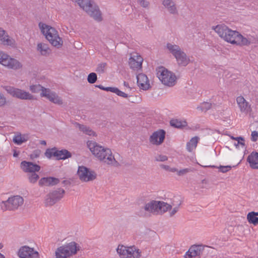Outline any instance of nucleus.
<instances>
[{"label":"nucleus","instance_id":"f257e3e1","mask_svg":"<svg viewBox=\"0 0 258 258\" xmlns=\"http://www.w3.org/2000/svg\"><path fill=\"white\" fill-rule=\"evenodd\" d=\"M213 29L225 41L239 46H247L256 42V39L250 34L241 35L236 31L229 29L223 24L213 27Z\"/></svg>","mask_w":258,"mask_h":258},{"label":"nucleus","instance_id":"f03ea898","mask_svg":"<svg viewBox=\"0 0 258 258\" xmlns=\"http://www.w3.org/2000/svg\"><path fill=\"white\" fill-rule=\"evenodd\" d=\"M39 27L42 34L52 46L57 48L62 46L63 41L55 28L41 22L39 23Z\"/></svg>","mask_w":258,"mask_h":258},{"label":"nucleus","instance_id":"7ed1b4c3","mask_svg":"<svg viewBox=\"0 0 258 258\" xmlns=\"http://www.w3.org/2000/svg\"><path fill=\"white\" fill-rule=\"evenodd\" d=\"M79 6L89 15L97 21L102 20L101 15L98 7L92 0H77Z\"/></svg>","mask_w":258,"mask_h":258},{"label":"nucleus","instance_id":"20e7f679","mask_svg":"<svg viewBox=\"0 0 258 258\" xmlns=\"http://www.w3.org/2000/svg\"><path fill=\"white\" fill-rule=\"evenodd\" d=\"M156 75L163 84L168 87H173L176 82L175 75L163 67L156 69Z\"/></svg>","mask_w":258,"mask_h":258},{"label":"nucleus","instance_id":"39448f33","mask_svg":"<svg viewBox=\"0 0 258 258\" xmlns=\"http://www.w3.org/2000/svg\"><path fill=\"white\" fill-rule=\"evenodd\" d=\"M80 246L75 242H71L58 247L55 251L56 258H67L75 254Z\"/></svg>","mask_w":258,"mask_h":258},{"label":"nucleus","instance_id":"423d86ee","mask_svg":"<svg viewBox=\"0 0 258 258\" xmlns=\"http://www.w3.org/2000/svg\"><path fill=\"white\" fill-rule=\"evenodd\" d=\"M0 64L6 68L15 71L22 69L23 66L19 60L11 57L7 53L1 50Z\"/></svg>","mask_w":258,"mask_h":258},{"label":"nucleus","instance_id":"0eeeda50","mask_svg":"<svg viewBox=\"0 0 258 258\" xmlns=\"http://www.w3.org/2000/svg\"><path fill=\"white\" fill-rule=\"evenodd\" d=\"M170 207V205L166 203L153 200L146 204L144 210L148 212L158 214L166 212Z\"/></svg>","mask_w":258,"mask_h":258},{"label":"nucleus","instance_id":"6e6552de","mask_svg":"<svg viewBox=\"0 0 258 258\" xmlns=\"http://www.w3.org/2000/svg\"><path fill=\"white\" fill-rule=\"evenodd\" d=\"M24 203L23 198L20 196H14L10 197L7 201H2L1 204V209L4 211L15 210L21 206Z\"/></svg>","mask_w":258,"mask_h":258},{"label":"nucleus","instance_id":"1a4fd4ad","mask_svg":"<svg viewBox=\"0 0 258 258\" xmlns=\"http://www.w3.org/2000/svg\"><path fill=\"white\" fill-rule=\"evenodd\" d=\"M116 250L122 258H140L141 256L140 249L135 246L126 247L118 245Z\"/></svg>","mask_w":258,"mask_h":258},{"label":"nucleus","instance_id":"9d476101","mask_svg":"<svg viewBox=\"0 0 258 258\" xmlns=\"http://www.w3.org/2000/svg\"><path fill=\"white\" fill-rule=\"evenodd\" d=\"M5 89L7 93L13 97L22 100H31L34 99V97L33 95L23 90L12 86H6Z\"/></svg>","mask_w":258,"mask_h":258},{"label":"nucleus","instance_id":"9b49d317","mask_svg":"<svg viewBox=\"0 0 258 258\" xmlns=\"http://www.w3.org/2000/svg\"><path fill=\"white\" fill-rule=\"evenodd\" d=\"M64 190L62 188H57L49 193L45 197L44 203L46 206H51L60 200L64 194Z\"/></svg>","mask_w":258,"mask_h":258},{"label":"nucleus","instance_id":"f8f14e48","mask_svg":"<svg viewBox=\"0 0 258 258\" xmlns=\"http://www.w3.org/2000/svg\"><path fill=\"white\" fill-rule=\"evenodd\" d=\"M77 173L80 179L84 182L92 181L97 177V174L94 171L84 166L79 167Z\"/></svg>","mask_w":258,"mask_h":258},{"label":"nucleus","instance_id":"ddd939ff","mask_svg":"<svg viewBox=\"0 0 258 258\" xmlns=\"http://www.w3.org/2000/svg\"><path fill=\"white\" fill-rule=\"evenodd\" d=\"M102 154V158L98 159L106 165L113 167L119 166V163L115 160L111 150L106 148Z\"/></svg>","mask_w":258,"mask_h":258},{"label":"nucleus","instance_id":"4468645a","mask_svg":"<svg viewBox=\"0 0 258 258\" xmlns=\"http://www.w3.org/2000/svg\"><path fill=\"white\" fill-rule=\"evenodd\" d=\"M18 256L20 258H39V253L33 248L28 246H21L18 251Z\"/></svg>","mask_w":258,"mask_h":258},{"label":"nucleus","instance_id":"2eb2a0df","mask_svg":"<svg viewBox=\"0 0 258 258\" xmlns=\"http://www.w3.org/2000/svg\"><path fill=\"white\" fill-rule=\"evenodd\" d=\"M207 246L194 245L185 253L183 258H201L205 247Z\"/></svg>","mask_w":258,"mask_h":258},{"label":"nucleus","instance_id":"dca6fc26","mask_svg":"<svg viewBox=\"0 0 258 258\" xmlns=\"http://www.w3.org/2000/svg\"><path fill=\"white\" fill-rule=\"evenodd\" d=\"M0 44L12 48H15L17 46L15 39L10 36L7 32L1 27H0Z\"/></svg>","mask_w":258,"mask_h":258},{"label":"nucleus","instance_id":"f3484780","mask_svg":"<svg viewBox=\"0 0 258 258\" xmlns=\"http://www.w3.org/2000/svg\"><path fill=\"white\" fill-rule=\"evenodd\" d=\"M40 96L46 98L54 104L61 105L63 103L61 98L55 92L48 88L44 89L43 92H41Z\"/></svg>","mask_w":258,"mask_h":258},{"label":"nucleus","instance_id":"a211bd4d","mask_svg":"<svg viewBox=\"0 0 258 258\" xmlns=\"http://www.w3.org/2000/svg\"><path fill=\"white\" fill-rule=\"evenodd\" d=\"M87 146L91 153L97 158H102V154L104 153L103 152L106 148L101 146L95 142L88 141L87 142Z\"/></svg>","mask_w":258,"mask_h":258},{"label":"nucleus","instance_id":"6ab92c4d","mask_svg":"<svg viewBox=\"0 0 258 258\" xmlns=\"http://www.w3.org/2000/svg\"><path fill=\"white\" fill-rule=\"evenodd\" d=\"M236 102L241 113L247 114L252 111L251 104L243 96H238Z\"/></svg>","mask_w":258,"mask_h":258},{"label":"nucleus","instance_id":"aec40b11","mask_svg":"<svg viewBox=\"0 0 258 258\" xmlns=\"http://www.w3.org/2000/svg\"><path fill=\"white\" fill-rule=\"evenodd\" d=\"M165 136V132L163 130H159L154 132L150 137V142L155 145H160L164 141Z\"/></svg>","mask_w":258,"mask_h":258},{"label":"nucleus","instance_id":"412c9836","mask_svg":"<svg viewBox=\"0 0 258 258\" xmlns=\"http://www.w3.org/2000/svg\"><path fill=\"white\" fill-rule=\"evenodd\" d=\"M21 168L25 172L34 173L39 171L40 169V166L34 164L32 162L22 161L21 163Z\"/></svg>","mask_w":258,"mask_h":258},{"label":"nucleus","instance_id":"4be33fe9","mask_svg":"<svg viewBox=\"0 0 258 258\" xmlns=\"http://www.w3.org/2000/svg\"><path fill=\"white\" fill-rule=\"evenodd\" d=\"M137 79L138 86L141 89L147 90L150 88L149 81L146 75L139 74L137 76Z\"/></svg>","mask_w":258,"mask_h":258},{"label":"nucleus","instance_id":"5701e85b","mask_svg":"<svg viewBox=\"0 0 258 258\" xmlns=\"http://www.w3.org/2000/svg\"><path fill=\"white\" fill-rule=\"evenodd\" d=\"M143 61V59L140 55H134L129 59V64L132 69L138 70L141 69Z\"/></svg>","mask_w":258,"mask_h":258},{"label":"nucleus","instance_id":"b1692460","mask_svg":"<svg viewBox=\"0 0 258 258\" xmlns=\"http://www.w3.org/2000/svg\"><path fill=\"white\" fill-rule=\"evenodd\" d=\"M36 50L41 55L44 56H48L51 53V50L48 45L43 42H39L37 44Z\"/></svg>","mask_w":258,"mask_h":258},{"label":"nucleus","instance_id":"393cba45","mask_svg":"<svg viewBox=\"0 0 258 258\" xmlns=\"http://www.w3.org/2000/svg\"><path fill=\"white\" fill-rule=\"evenodd\" d=\"M174 57L178 64L182 66H187L189 62V58L186 55V53L181 50Z\"/></svg>","mask_w":258,"mask_h":258},{"label":"nucleus","instance_id":"a878e982","mask_svg":"<svg viewBox=\"0 0 258 258\" xmlns=\"http://www.w3.org/2000/svg\"><path fill=\"white\" fill-rule=\"evenodd\" d=\"M247 161L252 169H258V153L252 152L247 157Z\"/></svg>","mask_w":258,"mask_h":258},{"label":"nucleus","instance_id":"bb28decb","mask_svg":"<svg viewBox=\"0 0 258 258\" xmlns=\"http://www.w3.org/2000/svg\"><path fill=\"white\" fill-rule=\"evenodd\" d=\"M59 182V179L55 177H43L39 181V184L40 186H52L57 184Z\"/></svg>","mask_w":258,"mask_h":258},{"label":"nucleus","instance_id":"cd10ccee","mask_svg":"<svg viewBox=\"0 0 258 258\" xmlns=\"http://www.w3.org/2000/svg\"><path fill=\"white\" fill-rule=\"evenodd\" d=\"M162 5L172 14H177L176 5L173 0H161Z\"/></svg>","mask_w":258,"mask_h":258},{"label":"nucleus","instance_id":"c85d7f7f","mask_svg":"<svg viewBox=\"0 0 258 258\" xmlns=\"http://www.w3.org/2000/svg\"><path fill=\"white\" fill-rule=\"evenodd\" d=\"M166 47L169 52L172 54L174 57L182 50L179 45L171 43H167Z\"/></svg>","mask_w":258,"mask_h":258},{"label":"nucleus","instance_id":"c756f323","mask_svg":"<svg viewBox=\"0 0 258 258\" xmlns=\"http://www.w3.org/2000/svg\"><path fill=\"white\" fill-rule=\"evenodd\" d=\"M72 156L71 153L67 150H58L56 149L55 157L57 160H65Z\"/></svg>","mask_w":258,"mask_h":258},{"label":"nucleus","instance_id":"7c9ffc66","mask_svg":"<svg viewBox=\"0 0 258 258\" xmlns=\"http://www.w3.org/2000/svg\"><path fill=\"white\" fill-rule=\"evenodd\" d=\"M181 204V201L179 197H175L173 198L172 205H170L171 207L169 209H170L172 207H173V208L170 213L171 216H173L178 211L179 207Z\"/></svg>","mask_w":258,"mask_h":258},{"label":"nucleus","instance_id":"2f4dec72","mask_svg":"<svg viewBox=\"0 0 258 258\" xmlns=\"http://www.w3.org/2000/svg\"><path fill=\"white\" fill-rule=\"evenodd\" d=\"M29 137L28 135H21L19 133L13 137V141L17 145H21L22 143L27 141Z\"/></svg>","mask_w":258,"mask_h":258},{"label":"nucleus","instance_id":"473e14b6","mask_svg":"<svg viewBox=\"0 0 258 258\" xmlns=\"http://www.w3.org/2000/svg\"><path fill=\"white\" fill-rule=\"evenodd\" d=\"M258 212H251L248 213L247 215V219L249 223L254 225L258 224Z\"/></svg>","mask_w":258,"mask_h":258},{"label":"nucleus","instance_id":"72a5a7b5","mask_svg":"<svg viewBox=\"0 0 258 258\" xmlns=\"http://www.w3.org/2000/svg\"><path fill=\"white\" fill-rule=\"evenodd\" d=\"M170 125L176 128H181L187 125V122L185 120L173 119L170 120Z\"/></svg>","mask_w":258,"mask_h":258},{"label":"nucleus","instance_id":"f704fd0d","mask_svg":"<svg viewBox=\"0 0 258 258\" xmlns=\"http://www.w3.org/2000/svg\"><path fill=\"white\" fill-rule=\"evenodd\" d=\"M199 139L198 137H193L190 139L186 144V149L188 151L191 152L196 148Z\"/></svg>","mask_w":258,"mask_h":258},{"label":"nucleus","instance_id":"c9c22d12","mask_svg":"<svg viewBox=\"0 0 258 258\" xmlns=\"http://www.w3.org/2000/svg\"><path fill=\"white\" fill-rule=\"evenodd\" d=\"M76 127H78L81 131H82L85 134L88 135L89 136H95V133L93 131L90 129V127L78 123H76Z\"/></svg>","mask_w":258,"mask_h":258},{"label":"nucleus","instance_id":"e433bc0d","mask_svg":"<svg viewBox=\"0 0 258 258\" xmlns=\"http://www.w3.org/2000/svg\"><path fill=\"white\" fill-rule=\"evenodd\" d=\"M46 88L42 87L40 84H36V85H32L30 86L29 89L30 90L34 93H38L40 91L43 92L44 89H46Z\"/></svg>","mask_w":258,"mask_h":258},{"label":"nucleus","instance_id":"4c0bfd02","mask_svg":"<svg viewBox=\"0 0 258 258\" xmlns=\"http://www.w3.org/2000/svg\"><path fill=\"white\" fill-rule=\"evenodd\" d=\"M111 92L116 94L117 95L122 97L123 98H127L128 95L127 94L120 91L116 87H112Z\"/></svg>","mask_w":258,"mask_h":258},{"label":"nucleus","instance_id":"58836bf2","mask_svg":"<svg viewBox=\"0 0 258 258\" xmlns=\"http://www.w3.org/2000/svg\"><path fill=\"white\" fill-rule=\"evenodd\" d=\"M56 153V148H53L51 149H47L45 152V156L49 159H50L52 157H55Z\"/></svg>","mask_w":258,"mask_h":258},{"label":"nucleus","instance_id":"ea45409f","mask_svg":"<svg viewBox=\"0 0 258 258\" xmlns=\"http://www.w3.org/2000/svg\"><path fill=\"white\" fill-rule=\"evenodd\" d=\"M212 106L211 103L209 102H203L197 107L199 110L202 111H207L208 110L211 108Z\"/></svg>","mask_w":258,"mask_h":258},{"label":"nucleus","instance_id":"a19ab883","mask_svg":"<svg viewBox=\"0 0 258 258\" xmlns=\"http://www.w3.org/2000/svg\"><path fill=\"white\" fill-rule=\"evenodd\" d=\"M28 179L32 183H35L39 179V175L36 173H30L28 174Z\"/></svg>","mask_w":258,"mask_h":258},{"label":"nucleus","instance_id":"79ce46f5","mask_svg":"<svg viewBox=\"0 0 258 258\" xmlns=\"http://www.w3.org/2000/svg\"><path fill=\"white\" fill-rule=\"evenodd\" d=\"M97 79V75L95 73L89 74L87 78L88 82L90 84L94 83Z\"/></svg>","mask_w":258,"mask_h":258},{"label":"nucleus","instance_id":"37998d69","mask_svg":"<svg viewBox=\"0 0 258 258\" xmlns=\"http://www.w3.org/2000/svg\"><path fill=\"white\" fill-rule=\"evenodd\" d=\"M194 171V168H187L182 169L178 170L177 175L178 176H183L187 174V173L193 172Z\"/></svg>","mask_w":258,"mask_h":258},{"label":"nucleus","instance_id":"c03bdc74","mask_svg":"<svg viewBox=\"0 0 258 258\" xmlns=\"http://www.w3.org/2000/svg\"><path fill=\"white\" fill-rule=\"evenodd\" d=\"M211 167L219 168V171L222 173H226L232 168L231 166H220L219 167H217L216 166H211Z\"/></svg>","mask_w":258,"mask_h":258},{"label":"nucleus","instance_id":"a18cd8bd","mask_svg":"<svg viewBox=\"0 0 258 258\" xmlns=\"http://www.w3.org/2000/svg\"><path fill=\"white\" fill-rule=\"evenodd\" d=\"M137 4L144 8H149L150 3L147 0H137Z\"/></svg>","mask_w":258,"mask_h":258},{"label":"nucleus","instance_id":"49530a36","mask_svg":"<svg viewBox=\"0 0 258 258\" xmlns=\"http://www.w3.org/2000/svg\"><path fill=\"white\" fill-rule=\"evenodd\" d=\"M106 63L104 62L99 64L97 67L96 71L100 73H103L106 68Z\"/></svg>","mask_w":258,"mask_h":258},{"label":"nucleus","instance_id":"de8ad7c7","mask_svg":"<svg viewBox=\"0 0 258 258\" xmlns=\"http://www.w3.org/2000/svg\"><path fill=\"white\" fill-rule=\"evenodd\" d=\"M168 157L163 155H157L155 157V160L157 161L164 162L167 160Z\"/></svg>","mask_w":258,"mask_h":258},{"label":"nucleus","instance_id":"09e8293b","mask_svg":"<svg viewBox=\"0 0 258 258\" xmlns=\"http://www.w3.org/2000/svg\"><path fill=\"white\" fill-rule=\"evenodd\" d=\"M7 103V100L3 94L0 93V107L5 106Z\"/></svg>","mask_w":258,"mask_h":258},{"label":"nucleus","instance_id":"8fccbe9b","mask_svg":"<svg viewBox=\"0 0 258 258\" xmlns=\"http://www.w3.org/2000/svg\"><path fill=\"white\" fill-rule=\"evenodd\" d=\"M258 139V132L257 131H253L251 134V140L252 142H256Z\"/></svg>","mask_w":258,"mask_h":258},{"label":"nucleus","instance_id":"3c124183","mask_svg":"<svg viewBox=\"0 0 258 258\" xmlns=\"http://www.w3.org/2000/svg\"><path fill=\"white\" fill-rule=\"evenodd\" d=\"M40 153L41 152L39 150L34 151L33 153L31 154V158L33 159L38 158L39 156Z\"/></svg>","mask_w":258,"mask_h":258},{"label":"nucleus","instance_id":"603ef678","mask_svg":"<svg viewBox=\"0 0 258 258\" xmlns=\"http://www.w3.org/2000/svg\"><path fill=\"white\" fill-rule=\"evenodd\" d=\"M237 141V143L236 144L235 143V146L237 147L239 145L241 146L242 147H245V143H244V139L243 138V140H240V139H237L236 140Z\"/></svg>","mask_w":258,"mask_h":258},{"label":"nucleus","instance_id":"864d4df0","mask_svg":"<svg viewBox=\"0 0 258 258\" xmlns=\"http://www.w3.org/2000/svg\"><path fill=\"white\" fill-rule=\"evenodd\" d=\"M96 87L99 88H100V89H101L102 90H104V91H110V92H111V89H112V87H103V86H102L101 85H97Z\"/></svg>","mask_w":258,"mask_h":258},{"label":"nucleus","instance_id":"5fc2aeb1","mask_svg":"<svg viewBox=\"0 0 258 258\" xmlns=\"http://www.w3.org/2000/svg\"><path fill=\"white\" fill-rule=\"evenodd\" d=\"M160 167L162 168L165 169V170L170 171V167L169 166H168V165H166L162 164V165H160Z\"/></svg>","mask_w":258,"mask_h":258},{"label":"nucleus","instance_id":"6e6d98bb","mask_svg":"<svg viewBox=\"0 0 258 258\" xmlns=\"http://www.w3.org/2000/svg\"><path fill=\"white\" fill-rule=\"evenodd\" d=\"M123 86L127 89H128L129 90H131L132 88L130 86L129 84L127 82L124 81L123 82Z\"/></svg>","mask_w":258,"mask_h":258},{"label":"nucleus","instance_id":"4d7b16f0","mask_svg":"<svg viewBox=\"0 0 258 258\" xmlns=\"http://www.w3.org/2000/svg\"><path fill=\"white\" fill-rule=\"evenodd\" d=\"M230 138L234 140H236L237 139H240L243 140V137H234L233 136H231Z\"/></svg>","mask_w":258,"mask_h":258},{"label":"nucleus","instance_id":"13d9d810","mask_svg":"<svg viewBox=\"0 0 258 258\" xmlns=\"http://www.w3.org/2000/svg\"><path fill=\"white\" fill-rule=\"evenodd\" d=\"M178 171V170L177 168L170 167V172H176L177 173Z\"/></svg>","mask_w":258,"mask_h":258},{"label":"nucleus","instance_id":"bf43d9fd","mask_svg":"<svg viewBox=\"0 0 258 258\" xmlns=\"http://www.w3.org/2000/svg\"><path fill=\"white\" fill-rule=\"evenodd\" d=\"M40 144L42 145H46V142L45 141L42 140L40 141Z\"/></svg>","mask_w":258,"mask_h":258},{"label":"nucleus","instance_id":"052dcab7","mask_svg":"<svg viewBox=\"0 0 258 258\" xmlns=\"http://www.w3.org/2000/svg\"><path fill=\"white\" fill-rule=\"evenodd\" d=\"M5 257L4 255L0 252V258H5Z\"/></svg>","mask_w":258,"mask_h":258},{"label":"nucleus","instance_id":"680f3d73","mask_svg":"<svg viewBox=\"0 0 258 258\" xmlns=\"http://www.w3.org/2000/svg\"><path fill=\"white\" fill-rule=\"evenodd\" d=\"M18 153H17L16 152H15V153H14V154H13V156H14V157H17V156H18Z\"/></svg>","mask_w":258,"mask_h":258},{"label":"nucleus","instance_id":"e2e57ef3","mask_svg":"<svg viewBox=\"0 0 258 258\" xmlns=\"http://www.w3.org/2000/svg\"><path fill=\"white\" fill-rule=\"evenodd\" d=\"M3 247V245L2 244L0 243V249H2Z\"/></svg>","mask_w":258,"mask_h":258}]
</instances>
